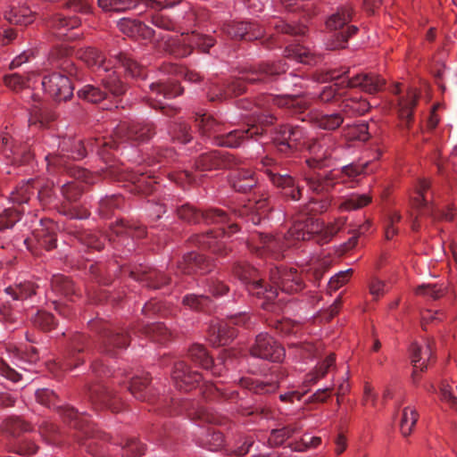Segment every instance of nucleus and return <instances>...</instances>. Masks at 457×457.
Listing matches in <instances>:
<instances>
[{"label": "nucleus", "instance_id": "39", "mask_svg": "<svg viewBox=\"0 0 457 457\" xmlns=\"http://www.w3.org/2000/svg\"><path fill=\"white\" fill-rule=\"evenodd\" d=\"M33 237L39 246L51 250L56 246L55 225L52 220H41L40 228H36Z\"/></svg>", "mask_w": 457, "mask_h": 457}, {"label": "nucleus", "instance_id": "51", "mask_svg": "<svg viewBox=\"0 0 457 457\" xmlns=\"http://www.w3.org/2000/svg\"><path fill=\"white\" fill-rule=\"evenodd\" d=\"M241 386L257 395L270 394L277 390L278 383L275 381H260L253 378H242Z\"/></svg>", "mask_w": 457, "mask_h": 457}, {"label": "nucleus", "instance_id": "18", "mask_svg": "<svg viewBox=\"0 0 457 457\" xmlns=\"http://www.w3.org/2000/svg\"><path fill=\"white\" fill-rule=\"evenodd\" d=\"M262 164L266 167L265 173L270 180L274 186L281 189L284 197L292 201L301 199L303 187L293 177L287 174H279L277 167L273 165V160L270 158L264 159Z\"/></svg>", "mask_w": 457, "mask_h": 457}, {"label": "nucleus", "instance_id": "37", "mask_svg": "<svg viewBox=\"0 0 457 457\" xmlns=\"http://www.w3.org/2000/svg\"><path fill=\"white\" fill-rule=\"evenodd\" d=\"M119 29L130 37H141L152 39L154 37V30L145 23L128 18H123L118 22Z\"/></svg>", "mask_w": 457, "mask_h": 457}, {"label": "nucleus", "instance_id": "10", "mask_svg": "<svg viewBox=\"0 0 457 457\" xmlns=\"http://www.w3.org/2000/svg\"><path fill=\"white\" fill-rule=\"evenodd\" d=\"M155 134L154 123L143 122H120L113 130L111 137L98 138L96 140L97 152L101 153L100 146L107 148L108 152L118 145V142H130L140 144L148 141Z\"/></svg>", "mask_w": 457, "mask_h": 457}, {"label": "nucleus", "instance_id": "59", "mask_svg": "<svg viewBox=\"0 0 457 457\" xmlns=\"http://www.w3.org/2000/svg\"><path fill=\"white\" fill-rule=\"evenodd\" d=\"M35 285L32 282L25 281L16 285L14 287H9L5 289L14 300H24L36 293Z\"/></svg>", "mask_w": 457, "mask_h": 457}, {"label": "nucleus", "instance_id": "48", "mask_svg": "<svg viewBox=\"0 0 457 457\" xmlns=\"http://www.w3.org/2000/svg\"><path fill=\"white\" fill-rule=\"evenodd\" d=\"M342 112L320 113L314 117V123L317 127L326 130H335L344 122Z\"/></svg>", "mask_w": 457, "mask_h": 457}, {"label": "nucleus", "instance_id": "8", "mask_svg": "<svg viewBox=\"0 0 457 457\" xmlns=\"http://www.w3.org/2000/svg\"><path fill=\"white\" fill-rule=\"evenodd\" d=\"M287 64L281 61L276 63L262 62L256 66L245 69L237 78L226 82L229 97L243 94L246 85L268 84L287 71Z\"/></svg>", "mask_w": 457, "mask_h": 457}, {"label": "nucleus", "instance_id": "43", "mask_svg": "<svg viewBox=\"0 0 457 457\" xmlns=\"http://www.w3.org/2000/svg\"><path fill=\"white\" fill-rule=\"evenodd\" d=\"M304 180L310 189L318 194L332 189L337 183L331 173L327 175L316 173L305 174Z\"/></svg>", "mask_w": 457, "mask_h": 457}, {"label": "nucleus", "instance_id": "45", "mask_svg": "<svg viewBox=\"0 0 457 457\" xmlns=\"http://www.w3.org/2000/svg\"><path fill=\"white\" fill-rule=\"evenodd\" d=\"M4 18L12 24L28 26L35 20V12L29 7H12L9 11L5 12Z\"/></svg>", "mask_w": 457, "mask_h": 457}, {"label": "nucleus", "instance_id": "56", "mask_svg": "<svg viewBox=\"0 0 457 457\" xmlns=\"http://www.w3.org/2000/svg\"><path fill=\"white\" fill-rule=\"evenodd\" d=\"M371 196L367 194H353L345 198L339 204L341 211H354L368 205L371 202Z\"/></svg>", "mask_w": 457, "mask_h": 457}, {"label": "nucleus", "instance_id": "54", "mask_svg": "<svg viewBox=\"0 0 457 457\" xmlns=\"http://www.w3.org/2000/svg\"><path fill=\"white\" fill-rule=\"evenodd\" d=\"M78 240L87 248L101 250L104 247L105 237L92 230H82L77 233Z\"/></svg>", "mask_w": 457, "mask_h": 457}, {"label": "nucleus", "instance_id": "30", "mask_svg": "<svg viewBox=\"0 0 457 457\" xmlns=\"http://www.w3.org/2000/svg\"><path fill=\"white\" fill-rule=\"evenodd\" d=\"M249 317L245 312H239L227 318L226 320L220 321L217 325H213V333L217 334L219 343L226 345L230 339L237 336L235 326H247Z\"/></svg>", "mask_w": 457, "mask_h": 457}, {"label": "nucleus", "instance_id": "55", "mask_svg": "<svg viewBox=\"0 0 457 457\" xmlns=\"http://www.w3.org/2000/svg\"><path fill=\"white\" fill-rule=\"evenodd\" d=\"M150 378L148 375L145 377H135L131 379L129 390L134 395L135 398L146 401L149 400L148 396V384Z\"/></svg>", "mask_w": 457, "mask_h": 457}, {"label": "nucleus", "instance_id": "49", "mask_svg": "<svg viewBox=\"0 0 457 457\" xmlns=\"http://www.w3.org/2000/svg\"><path fill=\"white\" fill-rule=\"evenodd\" d=\"M70 53L71 50L67 47H56L50 54V61L56 67L72 76L75 74V68L72 67V63L67 59Z\"/></svg>", "mask_w": 457, "mask_h": 457}, {"label": "nucleus", "instance_id": "2", "mask_svg": "<svg viewBox=\"0 0 457 457\" xmlns=\"http://www.w3.org/2000/svg\"><path fill=\"white\" fill-rule=\"evenodd\" d=\"M233 274L243 283L250 295L264 298L268 302L274 300L278 295V289L286 294H295L304 287L302 275L295 269H271L270 283H266L256 269L237 262L233 267Z\"/></svg>", "mask_w": 457, "mask_h": 457}, {"label": "nucleus", "instance_id": "13", "mask_svg": "<svg viewBox=\"0 0 457 457\" xmlns=\"http://www.w3.org/2000/svg\"><path fill=\"white\" fill-rule=\"evenodd\" d=\"M102 87L96 85H85L78 90V96L92 104H98L108 98V94L117 97L123 95L127 86L120 81L116 71L107 74L101 79Z\"/></svg>", "mask_w": 457, "mask_h": 457}, {"label": "nucleus", "instance_id": "1", "mask_svg": "<svg viewBox=\"0 0 457 457\" xmlns=\"http://www.w3.org/2000/svg\"><path fill=\"white\" fill-rule=\"evenodd\" d=\"M172 208L176 209L178 217L188 223H199L204 220L206 224H214L220 226L218 230H210L203 234L195 235L191 237L192 244L203 249H209L219 256L228 254V248L226 243L219 239L230 237L238 230V224L229 217L228 213L220 209H209L204 212H198L190 204H183L181 205L170 204Z\"/></svg>", "mask_w": 457, "mask_h": 457}, {"label": "nucleus", "instance_id": "58", "mask_svg": "<svg viewBox=\"0 0 457 457\" xmlns=\"http://www.w3.org/2000/svg\"><path fill=\"white\" fill-rule=\"evenodd\" d=\"M419 414L415 409L405 407L403 410L402 418L400 421V430L403 436L411 435L416 422L418 420Z\"/></svg>", "mask_w": 457, "mask_h": 457}, {"label": "nucleus", "instance_id": "36", "mask_svg": "<svg viewBox=\"0 0 457 457\" xmlns=\"http://www.w3.org/2000/svg\"><path fill=\"white\" fill-rule=\"evenodd\" d=\"M146 234L145 228L135 223H128L120 220L111 227V234L108 236L110 241H115L116 237L119 243L124 245V236L132 238H141Z\"/></svg>", "mask_w": 457, "mask_h": 457}, {"label": "nucleus", "instance_id": "5", "mask_svg": "<svg viewBox=\"0 0 457 457\" xmlns=\"http://www.w3.org/2000/svg\"><path fill=\"white\" fill-rule=\"evenodd\" d=\"M76 54L79 59L96 72H108L112 68H122L126 75L131 78L145 79V68L124 53L112 55L113 60H106L97 49L87 46L79 49Z\"/></svg>", "mask_w": 457, "mask_h": 457}, {"label": "nucleus", "instance_id": "34", "mask_svg": "<svg viewBox=\"0 0 457 457\" xmlns=\"http://www.w3.org/2000/svg\"><path fill=\"white\" fill-rule=\"evenodd\" d=\"M433 340H429L424 348L417 344L411 345V359L413 366L411 377L414 383L418 380V372L424 371L427 369L428 362L433 356Z\"/></svg>", "mask_w": 457, "mask_h": 457}, {"label": "nucleus", "instance_id": "57", "mask_svg": "<svg viewBox=\"0 0 457 457\" xmlns=\"http://www.w3.org/2000/svg\"><path fill=\"white\" fill-rule=\"evenodd\" d=\"M270 24L278 33L295 37H303L307 31V28L303 25H292L282 20H273Z\"/></svg>", "mask_w": 457, "mask_h": 457}, {"label": "nucleus", "instance_id": "3", "mask_svg": "<svg viewBox=\"0 0 457 457\" xmlns=\"http://www.w3.org/2000/svg\"><path fill=\"white\" fill-rule=\"evenodd\" d=\"M99 137L91 140L87 146H86L83 141L77 137H63L62 139H56L58 141V153L48 154L46 155L45 160L46 162L47 171L50 174L56 172L66 171L71 176H75L78 179H87L89 175V171L81 169L77 166H71L69 163V160H81L87 155V148L92 152H96L99 155L108 154V149L100 146L101 153L97 152L96 147V140Z\"/></svg>", "mask_w": 457, "mask_h": 457}, {"label": "nucleus", "instance_id": "9", "mask_svg": "<svg viewBox=\"0 0 457 457\" xmlns=\"http://www.w3.org/2000/svg\"><path fill=\"white\" fill-rule=\"evenodd\" d=\"M345 223L346 218L342 217L334 223L325 226L312 216L297 214L291 226L289 236L303 240L318 237L319 242H328L343 228Z\"/></svg>", "mask_w": 457, "mask_h": 457}, {"label": "nucleus", "instance_id": "17", "mask_svg": "<svg viewBox=\"0 0 457 457\" xmlns=\"http://www.w3.org/2000/svg\"><path fill=\"white\" fill-rule=\"evenodd\" d=\"M351 19V8L342 7L327 21V27L335 30L333 48H345L348 39L357 32V27L348 25Z\"/></svg>", "mask_w": 457, "mask_h": 457}, {"label": "nucleus", "instance_id": "11", "mask_svg": "<svg viewBox=\"0 0 457 457\" xmlns=\"http://www.w3.org/2000/svg\"><path fill=\"white\" fill-rule=\"evenodd\" d=\"M92 328L99 334V350L109 356H116L120 350L129 345L130 336L127 329L116 328L104 321H93Z\"/></svg>", "mask_w": 457, "mask_h": 457}, {"label": "nucleus", "instance_id": "21", "mask_svg": "<svg viewBox=\"0 0 457 457\" xmlns=\"http://www.w3.org/2000/svg\"><path fill=\"white\" fill-rule=\"evenodd\" d=\"M42 87L53 99L57 102L67 101L73 95V86L68 75L53 72L42 79Z\"/></svg>", "mask_w": 457, "mask_h": 457}, {"label": "nucleus", "instance_id": "27", "mask_svg": "<svg viewBox=\"0 0 457 457\" xmlns=\"http://www.w3.org/2000/svg\"><path fill=\"white\" fill-rule=\"evenodd\" d=\"M231 170L228 182L236 192L245 194L257 186L258 179L256 173L251 169L243 167V161L241 159L240 164Z\"/></svg>", "mask_w": 457, "mask_h": 457}, {"label": "nucleus", "instance_id": "63", "mask_svg": "<svg viewBox=\"0 0 457 457\" xmlns=\"http://www.w3.org/2000/svg\"><path fill=\"white\" fill-rule=\"evenodd\" d=\"M182 303L192 310L205 311L209 308L211 300L204 295H187L184 296Z\"/></svg>", "mask_w": 457, "mask_h": 457}, {"label": "nucleus", "instance_id": "52", "mask_svg": "<svg viewBox=\"0 0 457 457\" xmlns=\"http://www.w3.org/2000/svg\"><path fill=\"white\" fill-rule=\"evenodd\" d=\"M188 358L203 369L212 368V358L202 345L195 344L188 349Z\"/></svg>", "mask_w": 457, "mask_h": 457}, {"label": "nucleus", "instance_id": "23", "mask_svg": "<svg viewBox=\"0 0 457 457\" xmlns=\"http://www.w3.org/2000/svg\"><path fill=\"white\" fill-rule=\"evenodd\" d=\"M250 353L253 357L263 360L280 361L285 355V350L268 334L261 333L251 346Z\"/></svg>", "mask_w": 457, "mask_h": 457}, {"label": "nucleus", "instance_id": "19", "mask_svg": "<svg viewBox=\"0 0 457 457\" xmlns=\"http://www.w3.org/2000/svg\"><path fill=\"white\" fill-rule=\"evenodd\" d=\"M278 150L285 154L299 151L308 145L310 140L305 130L300 126L282 125L278 129Z\"/></svg>", "mask_w": 457, "mask_h": 457}, {"label": "nucleus", "instance_id": "44", "mask_svg": "<svg viewBox=\"0 0 457 457\" xmlns=\"http://www.w3.org/2000/svg\"><path fill=\"white\" fill-rule=\"evenodd\" d=\"M80 25V20L73 16H66L62 13L55 14L51 20V26L54 29L57 37H65L66 32L78 28Z\"/></svg>", "mask_w": 457, "mask_h": 457}, {"label": "nucleus", "instance_id": "6", "mask_svg": "<svg viewBox=\"0 0 457 457\" xmlns=\"http://www.w3.org/2000/svg\"><path fill=\"white\" fill-rule=\"evenodd\" d=\"M195 122L201 136L211 139L218 146L237 147L245 138H253L262 133V129L256 127L223 133V125L206 113L196 114Z\"/></svg>", "mask_w": 457, "mask_h": 457}, {"label": "nucleus", "instance_id": "25", "mask_svg": "<svg viewBox=\"0 0 457 457\" xmlns=\"http://www.w3.org/2000/svg\"><path fill=\"white\" fill-rule=\"evenodd\" d=\"M177 44L176 54L185 57L189 55L194 48H199L202 52H208L214 46L215 39L210 36L192 32L191 34L182 35L178 39Z\"/></svg>", "mask_w": 457, "mask_h": 457}, {"label": "nucleus", "instance_id": "41", "mask_svg": "<svg viewBox=\"0 0 457 457\" xmlns=\"http://www.w3.org/2000/svg\"><path fill=\"white\" fill-rule=\"evenodd\" d=\"M86 336L77 333L71 338V350L68 353L66 360L62 364V370H70L76 367L79 362L83 361V359L78 356L86 345L87 343Z\"/></svg>", "mask_w": 457, "mask_h": 457}, {"label": "nucleus", "instance_id": "38", "mask_svg": "<svg viewBox=\"0 0 457 457\" xmlns=\"http://www.w3.org/2000/svg\"><path fill=\"white\" fill-rule=\"evenodd\" d=\"M90 398L93 403L99 402L112 412H118L121 410V402L116 394L106 387L96 386L90 389Z\"/></svg>", "mask_w": 457, "mask_h": 457}, {"label": "nucleus", "instance_id": "24", "mask_svg": "<svg viewBox=\"0 0 457 457\" xmlns=\"http://www.w3.org/2000/svg\"><path fill=\"white\" fill-rule=\"evenodd\" d=\"M221 31L232 40H255L264 34V29L256 22L229 21L222 25Z\"/></svg>", "mask_w": 457, "mask_h": 457}, {"label": "nucleus", "instance_id": "22", "mask_svg": "<svg viewBox=\"0 0 457 457\" xmlns=\"http://www.w3.org/2000/svg\"><path fill=\"white\" fill-rule=\"evenodd\" d=\"M179 2L180 0H97V4L104 12H121L134 9L140 4L154 10H161L172 7Z\"/></svg>", "mask_w": 457, "mask_h": 457}, {"label": "nucleus", "instance_id": "29", "mask_svg": "<svg viewBox=\"0 0 457 457\" xmlns=\"http://www.w3.org/2000/svg\"><path fill=\"white\" fill-rule=\"evenodd\" d=\"M212 269V262L204 255L195 252L183 255L182 260L178 262L177 272L186 275L205 274Z\"/></svg>", "mask_w": 457, "mask_h": 457}, {"label": "nucleus", "instance_id": "4", "mask_svg": "<svg viewBox=\"0 0 457 457\" xmlns=\"http://www.w3.org/2000/svg\"><path fill=\"white\" fill-rule=\"evenodd\" d=\"M271 104L277 105L279 108H286L292 114L303 112L308 108V103L298 95L262 96L255 103L247 99L242 100L240 103V108L252 112L251 115L255 122L248 129L254 127L259 128L260 129H262V135L265 131L264 128L273 124L276 120V117L269 110ZM258 136H261V134L254 136L253 137Z\"/></svg>", "mask_w": 457, "mask_h": 457}, {"label": "nucleus", "instance_id": "60", "mask_svg": "<svg viewBox=\"0 0 457 457\" xmlns=\"http://www.w3.org/2000/svg\"><path fill=\"white\" fill-rule=\"evenodd\" d=\"M34 189H36L35 181L29 179L12 191L10 199L17 204L27 203L30 195L34 194Z\"/></svg>", "mask_w": 457, "mask_h": 457}, {"label": "nucleus", "instance_id": "26", "mask_svg": "<svg viewBox=\"0 0 457 457\" xmlns=\"http://www.w3.org/2000/svg\"><path fill=\"white\" fill-rule=\"evenodd\" d=\"M126 179L128 180L126 187L134 194L148 196L156 190L157 182L154 178L140 167L129 171Z\"/></svg>", "mask_w": 457, "mask_h": 457}, {"label": "nucleus", "instance_id": "50", "mask_svg": "<svg viewBox=\"0 0 457 457\" xmlns=\"http://www.w3.org/2000/svg\"><path fill=\"white\" fill-rule=\"evenodd\" d=\"M340 112L343 116L362 115L370 109V104L363 99H345L340 105Z\"/></svg>", "mask_w": 457, "mask_h": 457}, {"label": "nucleus", "instance_id": "20", "mask_svg": "<svg viewBox=\"0 0 457 457\" xmlns=\"http://www.w3.org/2000/svg\"><path fill=\"white\" fill-rule=\"evenodd\" d=\"M240 164V159L226 151L213 150L202 154L195 162L196 171L232 169Z\"/></svg>", "mask_w": 457, "mask_h": 457}, {"label": "nucleus", "instance_id": "33", "mask_svg": "<svg viewBox=\"0 0 457 457\" xmlns=\"http://www.w3.org/2000/svg\"><path fill=\"white\" fill-rule=\"evenodd\" d=\"M129 272L131 278L144 283V285L149 288L158 289L168 285L170 281V278L152 268L139 266Z\"/></svg>", "mask_w": 457, "mask_h": 457}, {"label": "nucleus", "instance_id": "61", "mask_svg": "<svg viewBox=\"0 0 457 457\" xmlns=\"http://www.w3.org/2000/svg\"><path fill=\"white\" fill-rule=\"evenodd\" d=\"M122 201V198L116 195L101 199L98 204L99 215L103 218L110 217L115 209L120 208Z\"/></svg>", "mask_w": 457, "mask_h": 457}, {"label": "nucleus", "instance_id": "16", "mask_svg": "<svg viewBox=\"0 0 457 457\" xmlns=\"http://www.w3.org/2000/svg\"><path fill=\"white\" fill-rule=\"evenodd\" d=\"M290 230L291 227L288 228L286 235H277L276 237L263 233H253L249 241V249L260 255H262L264 253H270L277 255L284 248L294 245L298 241H304L303 239H296L290 237Z\"/></svg>", "mask_w": 457, "mask_h": 457}, {"label": "nucleus", "instance_id": "53", "mask_svg": "<svg viewBox=\"0 0 457 457\" xmlns=\"http://www.w3.org/2000/svg\"><path fill=\"white\" fill-rule=\"evenodd\" d=\"M203 397L207 401L218 400L220 398L235 399L238 393L231 392L229 395L213 383H204L199 389Z\"/></svg>", "mask_w": 457, "mask_h": 457}, {"label": "nucleus", "instance_id": "14", "mask_svg": "<svg viewBox=\"0 0 457 457\" xmlns=\"http://www.w3.org/2000/svg\"><path fill=\"white\" fill-rule=\"evenodd\" d=\"M308 150L312 157L306 160L310 168H321L327 165L331 159H337L336 155L338 150L337 138L331 134H323L317 138H311Z\"/></svg>", "mask_w": 457, "mask_h": 457}, {"label": "nucleus", "instance_id": "15", "mask_svg": "<svg viewBox=\"0 0 457 457\" xmlns=\"http://www.w3.org/2000/svg\"><path fill=\"white\" fill-rule=\"evenodd\" d=\"M148 87L149 91L145 98L151 107L161 109L162 113L167 116L177 113L178 110L176 108L162 104L163 99H171L182 94L183 89L177 82H153Z\"/></svg>", "mask_w": 457, "mask_h": 457}, {"label": "nucleus", "instance_id": "35", "mask_svg": "<svg viewBox=\"0 0 457 457\" xmlns=\"http://www.w3.org/2000/svg\"><path fill=\"white\" fill-rule=\"evenodd\" d=\"M30 98L29 125H38L40 128L46 127L55 119L54 112L45 106L38 96L33 94L30 96Z\"/></svg>", "mask_w": 457, "mask_h": 457}, {"label": "nucleus", "instance_id": "12", "mask_svg": "<svg viewBox=\"0 0 457 457\" xmlns=\"http://www.w3.org/2000/svg\"><path fill=\"white\" fill-rule=\"evenodd\" d=\"M158 408L162 409V411L170 415L180 414L187 412L191 420H198L206 423H217L218 417L211 412L209 410L194 401L179 400L173 397L168 399L167 397H161L157 402Z\"/></svg>", "mask_w": 457, "mask_h": 457}, {"label": "nucleus", "instance_id": "46", "mask_svg": "<svg viewBox=\"0 0 457 457\" xmlns=\"http://www.w3.org/2000/svg\"><path fill=\"white\" fill-rule=\"evenodd\" d=\"M418 97L417 93L411 90L408 93L406 97H402L398 101L399 117L402 120L406 122L407 126H409L412 120L413 110L417 104Z\"/></svg>", "mask_w": 457, "mask_h": 457}, {"label": "nucleus", "instance_id": "64", "mask_svg": "<svg viewBox=\"0 0 457 457\" xmlns=\"http://www.w3.org/2000/svg\"><path fill=\"white\" fill-rule=\"evenodd\" d=\"M3 428L7 433L16 436L21 432L29 431L30 425L18 417H11L4 421Z\"/></svg>", "mask_w": 457, "mask_h": 457}, {"label": "nucleus", "instance_id": "31", "mask_svg": "<svg viewBox=\"0 0 457 457\" xmlns=\"http://www.w3.org/2000/svg\"><path fill=\"white\" fill-rule=\"evenodd\" d=\"M341 84H345L346 87H359L368 94H376L384 88L386 80L379 75L370 72L344 79Z\"/></svg>", "mask_w": 457, "mask_h": 457}, {"label": "nucleus", "instance_id": "40", "mask_svg": "<svg viewBox=\"0 0 457 457\" xmlns=\"http://www.w3.org/2000/svg\"><path fill=\"white\" fill-rule=\"evenodd\" d=\"M0 153L7 159L12 158V162H27L32 158V154L29 151L26 152L14 146L7 134L0 136Z\"/></svg>", "mask_w": 457, "mask_h": 457}, {"label": "nucleus", "instance_id": "7", "mask_svg": "<svg viewBox=\"0 0 457 457\" xmlns=\"http://www.w3.org/2000/svg\"><path fill=\"white\" fill-rule=\"evenodd\" d=\"M37 401L48 408L57 409L64 420L69 422L71 426L78 429L83 436L99 439L101 441L109 440V436L96 430L93 425L87 420L85 414L79 412L73 407L58 405L59 399L55 393L48 388L37 389L35 393Z\"/></svg>", "mask_w": 457, "mask_h": 457}, {"label": "nucleus", "instance_id": "62", "mask_svg": "<svg viewBox=\"0 0 457 457\" xmlns=\"http://www.w3.org/2000/svg\"><path fill=\"white\" fill-rule=\"evenodd\" d=\"M21 212L14 207L5 208L0 212V231L12 228L20 220Z\"/></svg>", "mask_w": 457, "mask_h": 457}, {"label": "nucleus", "instance_id": "32", "mask_svg": "<svg viewBox=\"0 0 457 457\" xmlns=\"http://www.w3.org/2000/svg\"><path fill=\"white\" fill-rule=\"evenodd\" d=\"M171 378L179 390L190 391L199 383L202 376L196 371H191L184 361H177L173 366Z\"/></svg>", "mask_w": 457, "mask_h": 457}, {"label": "nucleus", "instance_id": "47", "mask_svg": "<svg viewBox=\"0 0 457 457\" xmlns=\"http://www.w3.org/2000/svg\"><path fill=\"white\" fill-rule=\"evenodd\" d=\"M141 331L152 340L159 343H165L171 336V332L162 322H154L143 326Z\"/></svg>", "mask_w": 457, "mask_h": 457}, {"label": "nucleus", "instance_id": "28", "mask_svg": "<svg viewBox=\"0 0 457 457\" xmlns=\"http://www.w3.org/2000/svg\"><path fill=\"white\" fill-rule=\"evenodd\" d=\"M270 210L268 198L262 197L258 200H248L247 204L235 210L234 216L245 218L253 225H258L268 216Z\"/></svg>", "mask_w": 457, "mask_h": 457}, {"label": "nucleus", "instance_id": "42", "mask_svg": "<svg viewBox=\"0 0 457 457\" xmlns=\"http://www.w3.org/2000/svg\"><path fill=\"white\" fill-rule=\"evenodd\" d=\"M74 180L66 181L61 187V193L65 199V201L69 203L76 202L81 196L85 187L84 184H90L91 182V173L87 177V179H78L75 176H72Z\"/></svg>", "mask_w": 457, "mask_h": 457}]
</instances>
